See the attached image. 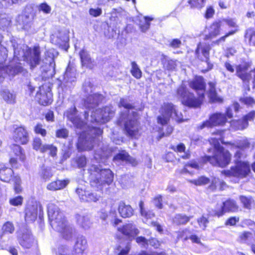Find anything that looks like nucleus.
<instances>
[{
  "instance_id": "nucleus-20",
  "label": "nucleus",
  "mask_w": 255,
  "mask_h": 255,
  "mask_svg": "<svg viewBox=\"0 0 255 255\" xmlns=\"http://www.w3.org/2000/svg\"><path fill=\"white\" fill-rule=\"evenodd\" d=\"M13 139L17 142L25 144L28 141V136L27 131L22 127H18L13 132Z\"/></svg>"
},
{
  "instance_id": "nucleus-34",
  "label": "nucleus",
  "mask_w": 255,
  "mask_h": 255,
  "mask_svg": "<svg viewBox=\"0 0 255 255\" xmlns=\"http://www.w3.org/2000/svg\"><path fill=\"white\" fill-rule=\"evenodd\" d=\"M68 183V180H57L48 184L47 188L51 191L61 190L65 187Z\"/></svg>"
},
{
  "instance_id": "nucleus-46",
  "label": "nucleus",
  "mask_w": 255,
  "mask_h": 255,
  "mask_svg": "<svg viewBox=\"0 0 255 255\" xmlns=\"http://www.w3.org/2000/svg\"><path fill=\"white\" fill-rule=\"evenodd\" d=\"M130 249V245L128 244L125 246H119L117 249V253L119 255H126Z\"/></svg>"
},
{
  "instance_id": "nucleus-54",
  "label": "nucleus",
  "mask_w": 255,
  "mask_h": 255,
  "mask_svg": "<svg viewBox=\"0 0 255 255\" xmlns=\"http://www.w3.org/2000/svg\"><path fill=\"white\" fill-rule=\"evenodd\" d=\"M107 151H96L95 155V158L99 161L104 162L103 160L105 157H107Z\"/></svg>"
},
{
  "instance_id": "nucleus-59",
  "label": "nucleus",
  "mask_w": 255,
  "mask_h": 255,
  "mask_svg": "<svg viewBox=\"0 0 255 255\" xmlns=\"http://www.w3.org/2000/svg\"><path fill=\"white\" fill-rule=\"evenodd\" d=\"M68 132L65 128H62L57 130L56 131V136L60 138H65L68 136Z\"/></svg>"
},
{
  "instance_id": "nucleus-47",
  "label": "nucleus",
  "mask_w": 255,
  "mask_h": 255,
  "mask_svg": "<svg viewBox=\"0 0 255 255\" xmlns=\"http://www.w3.org/2000/svg\"><path fill=\"white\" fill-rule=\"evenodd\" d=\"M206 0H189L188 2L191 7L201 8L205 3Z\"/></svg>"
},
{
  "instance_id": "nucleus-17",
  "label": "nucleus",
  "mask_w": 255,
  "mask_h": 255,
  "mask_svg": "<svg viewBox=\"0 0 255 255\" xmlns=\"http://www.w3.org/2000/svg\"><path fill=\"white\" fill-rule=\"evenodd\" d=\"M238 210V206L235 201L228 200L223 203L220 208L215 211V215L219 217L227 212H235Z\"/></svg>"
},
{
  "instance_id": "nucleus-19",
  "label": "nucleus",
  "mask_w": 255,
  "mask_h": 255,
  "mask_svg": "<svg viewBox=\"0 0 255 255\" xmlns=\"http://www.w3.org/2000/svg\"><path fill=\"white\" fill-rule=\"evenodd\" d=\"M222 23L220 21H216L213 22L209 27H206L207 33L206 34V39H212L216 37L220 34Z\"/></svg>"
},
{
  "instance_id": "nucleus-26",
  "label": "nucleus",
  "mask_w": 255,
  "mask_h": 255,
  "mask_svg": "<svg viewBox=\"0 0 255 255\" xmlns=\"http://www.w3.org/2000/svg\"><path fill=\"white\" fill-rule=\"evenodd\" d=\"M231 147V148L238 149L235 154V158H241L242 156V153L240 150H243L246 149L249 147L250 143L247 139H243L240 141L239 143L236 144L230 143Z\"/></svg>"
},
{
  "instance_id": "nucleus-45",
  "label": "nucleus",
  "mask_w": 255,
  "mask_h": 255,
  "mask_svg": "<svg viewBox=\"0 0 255 255\" xmlns=\"http://www.w3.org/2000/svg\"><path fill=\"white\" fill-rule=\"evenodd\" d=\"M227 187V185L224 181H221L218 178H214L212 181V185L211 188L212 189L217 188L221 190L225 189Z\"/></svg>"
},
{
  "instance_id": "nucleus-14",
  "label": "nucleus",
  "mask_w": 255,
  "mask_h": 255,
  "mask_svg": "<svg viewBox=\"0 0 255 255\" xmlns=\"http://www.w3.org/2000/svg\"><path fill=\"white\" fill-rule=\"evenodd\" d=\"M33 148L36 150H39L43 153L46 151L49 152V154L52 156H55L57 154V147L52 144H42V141L39 138H35L32 143Z\"/></svg>"
},
{
  "instance_id": "nucleus-9",
  "label": "nucleus",
  "mask_w": 255,
  "mask_h": 255,
  "mask_svg": "<svg viewBox=\"0 0 255 255\" xmlns=\"http://www.w3.org/2000/svg\"><path fill=\"white\" fill-rule=\"evenodd\" d=\"M236 165L231 168L230 170H224L222 174L226 176H234L243 178L247 176L251 172L249 162L246 161H238L239 158H236Z\"/></svg>"
},
{
  "instance_id": "nucleus-61",
  "label": "nucleus",
  "mask_w": 255,
  "mask_h": 255,
  "mask_svg": "<svg viewBox=\"0 0 255 255\" xmlns=\"http://www.w3.org/2000/svg\"><path fill=\"white\" fill-rule=\"evenodd\" d=\"M136 242L142 246H146L148 244V240L142 236L138 237L136 238Z\"/></svg>"
},
{
  "instance_id": "nucleus-6",
  "label": "nucleus",
  "mask_w": 255,
  "mask_h": 255,
  "mask_svg": "<svg viewBox=\"0 0 255 255\" xmlns=\"http://www.w3.org/2000/svg\"><path fill=\"white\" fill-rule=\"evenodd\" d=\"M40 50L38 46H35L33 49L24 46L23 48L18 51L14 49V57L18 60L22 59L26 61L31 68H34L38 65L40 61Z\"/></svg>"
},
{
  "instance_id": "nucleus-37",
  "label": "nucleus",
  "mask_w": 255,
  "mask_h": 255,
  "mask_svg": "<svg viewBox=\"0 0 255 255\" xmlns=\"http://www.w3.org/2000/svg\"><path fill=\"white\" fill-rule=\"evenodd\" d=\"M81 63L83 66H85L89 68H92L94 66L93 62L90 58L87 51L82 50L79 53Z\"/></svg>"
},
{
  "instance_id": "nucleus-40",
  "label": "nucleus",
  "mask_w": 255,
  "mask_h": 255,
  "mask_svg": "<svg viewBox=\"0 0 255 255\" xmlns=\"http://www.w3.org/2000/svg\"><path fill=\"white\" fill-rule=\"evenodd\" d=\"M153 19L152 18L148 17H141L139 19V27L142 32L146 31L149 27L150 21Z\"/></svg>"
},
{
  "instance_id": "nucleus-32",
  "label": "nucleus",
  "mask_w": 255,
  "mask_h": 255,
  "mask_svg": "<svg viewBox=\"0 0 255 255\" xmlns=\"http://www.w3.org/2000/svg\"><path fill=\"white\" fill-rule=\"evenodd\" d=\"M238 241L241 243L249 245L254 241V239L251 232L244 231L239 234Z\"/></svg>"
},
{
  "instance_id": "nucleus-22",
  "label": "nucleus",
  "mask_w": 255,
  "mask_h": 255,
  "mask_svg": "<svg viewBox=\"0 0 255 255\" xmlns=\"http://www.w3.org/2000/svg\"><path fill=\"white\" fill-rule=\"evenodd\" d=\"M76 192L81 200L83 202H96L100 197V195L79 188L77 189Z\"/></svg>"
},
{
  "instance_id": "nucleus-1",
  "label": "nucleus",
  "mask_w": 255,
  "mask_h": 255,
  "mask_svg": "<svg viewBox=\"0 0 255 255\" xmlns=\"http://www.w3.org/2000/svg\"><path fill=\"white\" fill-rule=\"evenodd\" d=\"M191 88L196 91L198 97L195 98L193 94L189 92L184 84H182L178 89L177 94L182 103L189 107H198L204 98L205 83L201 76H196L189 83Z\"/></svg>"
},
{
  "instance_id": "nucleus-35",
  "label": "nucleus",
  "mask_w": 255,
  "mask_h": 255,
  "mask_svg": "<svg viewBox=\"0 0 255 255\" xmlns=\"http://www.w3.org/2000/svg\"><path fill=\"white\" fill-rule=\"evenodd\" d=\"M209 97L210 100L213 102L221 103L223 102V99L218 96L215 90V84L213 82L209 83Z\"/></svg>"
},
{
  "instance_id": "nucleus-36",
  "label": "nucleus",
  "mask_w": 255,
  "mask_h": 255,
  "mask_svg": "<svg viewBox=\"0 0 255 255\" xmlns=\"http://www.w3.org/2000/svg\"><path fill=\"white\" fill-rule=\"evenodd\" d=\"M19 243L24 248H30L34 244V239L30 233H27L23 235Z\"/></svg>"
},
{
  "instance_id": "nucleus-16",
  "label": "nucleus",
  "mask_w": 255,
  "mask_h": 255,
  "mask_svg": "<svg viewBox=\"0 0 255 255\" xmlns=\"http://www.w3.org/2000/svg\"><path fill=\"white\" fill-rule=\"evenodd\" d=\"M118 230L129 239H134L139 233L136 226L132 223L124 225L122 227L118 228Z\"/></svg>"
},
{
  "instance_id": "nucleus-8",
  "label": "nucleus",
  "mask_w": 255,
  "mask_h": 255,
  "mask_svg": "<svg viewBox=\"0 0 255 255\" xmlns=\"http://www.w3.org/2000/svg\"><path fill=\"white\" fill-rule=\"evenodd\" d=\"M160 112L161 115L157 118V122L161 125H166L170 118H172L178 122L183 121L182 114L179 112L176 107L171 103H164Z\"/></svg>"
},
{
  "instance_id": "nucleus-55",
  "label": "nucleus",
  "mask_w": 255,
  "mask_h": 255,
  "mask_svg": "<svg viewBox=\"0 0 255 255\" xmlns=\"http://www.w3.org/2000/svg\"><path fill=\"white\" fill-rule=\"evenodd\" d=\"M64 76L66 80H67V81H69L70 82H72L74 81L75 79V73L74 72H71L70 70L67 69Z\"/></svg>"
},
{
  "instance_id": "nucleus-25",
  "label": "nucleus",
  "mask_w": 255,
  "mask_h": 255,
  "mask_svg": "<svg viewBox=\"0 0 255 255\" xmlns=\"http://www.w3.org/2000/svg\"><path fill=\"white\" fill-rule=\"evenodd\" d=\"M210 50V46L205 43L199 44L196 50L198 57L202 60H205L208 65L209 64L207 63V61L209 59Z\"/></svg>"
},
{
  "instance_id": "nucleus-62",
  "label": "nucleus",
  "mask_w": 255,
  "mask_h": 255,
  "mask_svg": "<svg viewBox=\"0 0 255 255\" xmlns=\"http://www.w3.org/2000/svg\"><path fill=\"white\" fill-rule=\"evenodd\" d=\"M198 222L200 228L205 229L206 227V224L208 223V221L205 217L202 216L198 220Z\"/></svg>"
},
{
  "instance_id": "nucleus-60",
  "label": "nucleus",
  "mask_w": 255,
  "mask_h": 255,
  "mask_svg": "<svg viewBox=\"0 0 255 255\" xmlns=\"http://www.w3.org/2000/svg\"><path fill=\"white\" fill-rule=\"evenodd\" d=\"M2 229L4 232L11 233L14 230V227L11 223L7 222L3 225Z\"/></svg>"
},
{
  "instance_id": "nucleus-51",
  "label": "nucleus",
  "mask_w": 255,
  "mask_h": 255,
  "mask_svg": "<svg viewBox=\"0 0 255 255\" xmlns=\"http://www.w3.org/2000/svg\"><path fill=\"white\" fill-rule=\"evenodd\" d=\"M22 202L23 197L21 196L12 198L10 199L9 201L10 204L14 206H17L22 205Z\"/></svg>"
},
{
  "instance_id": "nucleus-38",
  "label": "nucleus",
  "mask_w": 255,
  "mask_h": 255,
  "mask_svg": "<svg viewBox=\"0 0 255 255\" xmlns=\"http://www.w3.org/2000/svg\"><path fill=\"white\" fill-rule=\"evenodd\" d=\"M190 168L198 169H199V166L196 161H191L189 163L186 164L183 169L178 170L177 172L182 174H186L187 173L192 174H193V172L192 170H189V168Z\"/></svg>"
},
{
  "instance_id": "nucleus-42",
  "label": "nucleus",
  "mask_w": 255,
  "mask_h": 255,
  "mask_svg": "<svg viewBox=\"0 0 255 255\" xmlns=\"http://www.w3.org/2000/svg\"><path fill=\"white\" fill-rule=\"evenodd\" d=\"M190 219V217H188L185 215H176L173 219V222L176 225L185 224Z\"/></svg>"
},
{
  "instance_id": "nucleus-50",
  "label": "nucleus",
  "mask_w": 255,
  "mask_h": 255,
  "mask_svg": "<svg viewBox=\"0 0 255 255\" xmlns=\"http://www.w3.org/2000/svg\"><path fill=\"white\" fill-rule=\"evenodd\" d=\"M209 179L204 176H202L197 180H189L190 183L194 184L196 185H203L208 184L209 182Z\"/></svg>"
},
{
  "instance_id": "nucleus-15",
  "label": "nucleus",
  "mask_w": 255,
  "mask_h": 255,
  "mask_svg": "<svg viewBox=\"0 0 255 255\" xmlns=\"http://www.w3.org/2000/svg\"><path fill=\"white\" fill-rule=\"evenodd\" d=\"M222 23V27H224L225 25L228 26L229 27L233 28L234 29L231 30L225 35L220 37L219 39L217 40L214 43L216 44H219V42L224 41L227 37L235 34L238 31V25L236 21L234 19L232 18H226L220 20Z\"/></svg>"
},
{
  "instance_id": "nucleus-7",
  "label": "nucleus",
  "mask_w": 255,
  "mask_h": 255,
  "mask_svg": "<svg viewBox=\"0 0 255 255\" xmlns=\"http://www.w3.org/2000/svg\"><path fill=\"white\" fill-rule=\"evenodd\" d=\"M103 132L102 130L96 127H88L87 131H83L80 134L78 142L77 143V148L79 151L90 150L93 147V135H99Z\"/></svg>"
},
{
  "instance_id": "nucleus-33",
  "label": "nucleus",
  "mask_w": 255,
  "mask_h": 255,
  "mask_svg": "<svg viewBox=\"0 0 255 255\" xmlns=\"http://www.w3.org/2000/svg\"><path fill=\"white\" fill-rule=\"evenodd\" d=\"M13 170L10 168H7L3 165H0V178L4 182H9L12 178Z\"/></svg>"
},
{
  "instance_id": "nucleus-24",
  "label": "nucleus",
  "mask_w": 255,
  "mask_h": 255,
  "mask_svg": "<svg viewBox=\"0 0 255 255\" xmlns=\"http://www.w3.org/2000/svg\"><path fill=\"white\" fill-rule=\"evenodd\" d=\"M103 99L102 95L99 94L90 95L85 101V107L89 109H93Z\"/></svg>"
},
{
  "instance_id": "nucleus-57",
  "label": "nucleus",
  "mask_w": 255,
  "mask_h": 255,
  "mask_svg": "<svg viewBox=\"0 0 255 255\" xmlns=\"http://www.w3.org/2000/svg\"><path fill=\"white\" fill-rule=\"evenodd\" d=\"M38 10L45 13H49L51 11V7L46 3H43L39 5Z\"/></svg>"
},
{
  "instance_id": "nucleus-56",
  "label": "nucleus",
  "mask_w": 255,
  "mask_h": 255,
  "mask_svg": "<svg viewBox=\"0 0 255 255\" xmlns=\"http://www.w3.org/2000/svg\"><path fill=\"white\" fill-rule=\"evenodd\" d=\"M21 70V68L19 66H17L14 68L7 67V72L9 75L14 76L20 72Z\"/></svg>"
},
{
  "instance_id": "nucleus-48",
  "label": "nucleus",
  "mask_w": 255,
  "mask_h": 255,
  "mask_svg": "<svg viewBox=\"0 0 255 255\" xmlns=\"http://www.w3.org/2000/svg\"><path fill=\"white\" fill-rule=\"evenodd\" d=\"M240 108V105L238 103H235L231 107H229L227 108L225 116L226 118L227 117L228 119H231L233 118V113H232V109H234L235 111L237 112L238 111Z\"/></svg>"
},
{
  "instance_id": "nucleus-52",
  "label": "nucleus",
  "mask_w": 255,
  "mask_h": 255,
  "mask_svg": "<svg viewBox=\"0 0 255 255\" xmlns=\"http://www.w3.org/2000/svg\"><path fill=\"white\" fill-rule=\"evenodd\" d=\"M240 101L248 106H252L255 104V100L251 97H244L241 98Z\"/></svg>"
},
{
  "instance_id": "nucleus-13",
  "label": "nucleus",
  "mask_w": 255,
  "mask_h": 255,
  "mask_svg": "<svg viewBox=\"0 0 255 255\" xmlns=\"http://www.w3.org/2000/svg\"><path fill=\"white\" fill-rule=\"evenodd\" d=\"M140 208V213L142 217V220L143 223L146 224L150 223V225L154 227L156 230L160 233H162L163 232V229L162 227L157 223L155 222H149V220L151 219L154 217V214L152 211L150 210H146L144 208V203L143 201H140L139 204Z\"/></svg>"
},
{
  "instance_id": "nucleus-23",
  "label": "nucleus",
  "mask_w": 255,
  "mask_h": 255,
  "mask_svg": "<svg viewBox=\"0 0 255 255\" xmlns=\"http://www.w3.org/2000/svg\"><path fill=\"white\" fill-rule=\"evenodd\" d=\"M11 149L15 157H11L9 160V162L12 167H15L18 159L22 161L24 160L25 155L22 152L20 146L18 145H13Z\"/></svg>"
},
{
  "instance_id": "nucleus-43",
  "label": "nucleus",
  "mask_w": 255,
  "mask_h": 255,
  "mask_svg": "<svg viewBox=\"0 0 255 255\" xmlns=\"http://www.w3.org/2000/svg\"><path fill=\"white\" fill-rule=\"evenodd\" d=\"M78 224L83 228L89 229L91 225V222L88 216H79L77 219Z\"/></svg>"
},
{
  "instance_id": "nucleus-10",
  "label": "nucleus",
  "mask_w": 255,
  "mask_h": 255,
  "mask_svg": "<svg viewBox=\"0 0 255 255\" xmlns=\"http://www.w3.org/2000/svg\"><path fill=\"white\" fill-rule=\"evenodd\" d=\"M114 112L115 110L111 106L97 109L91 113V122L93 123L95 122L100 124L106 123L113 117Z\"/></svg>"
},
{
  "instance_id": "nucleus-64",
  "label": "nucleus",
  "mask_w": 255,
  "mask_h": 255,
  "mask_svg": "<svg viewBox=\"0 0 255 255\" xmlns=\"http://www.w3.org/2000/svg\"><path fill=\"white\" fill-rule=\"evenodd\" d=\"M215 13V10L211 6H209L207 8L205 16L206 18H211Z\"/></svg>"
},
{
  "instance_id": "nucleus-28",
  "label": "nucleus",
  "mask_w": 255,
  "mask_h": 255,
  "mask_svg": "<svg viewBox=\"0 0 255 255\" xmlns=\"http://www.w3.org/2000/svg\"><path fill=\"white\" fill-rule=\"evenodd\" d=\"M38 207L41 209V206L36 204L35 206L28 207L25 210V220L27 221H33L36 219L38 212Z\"/></svg>"
},
{
  "instance_id": "nucleus-49",
  "label": "nucleus",
  "mask_w": 255,
  "mask_h": 255,
  "mask_svg": "<svg viewBox=\"0 0 255 255\" xmlns=\"http://www.w3.org/2000/svg\"><path fill=\"white\" fill-rule=\"evenodd\" d=\"M240 199L241 202L243 204L244 207L250 209L251 207V205L253 202V199L250 197H247L244 196H241L240 197Z\"/></svg>"
},
{
  "instance_id": "nucleus-3",
  "label": "nucleus",
  "mask_w": 255,
  "mask_h": 255,
  "mask_svg": "<svg viewBox=\"0 0 255 255\" xmlns=\"http://www.w3.org/2000/svg\"><path fill=\"white\" fill-rule=\"evenodd\" d=\"M47 213L50 224L52 228L61 234L66 240L70 239L74 230L67 225L63 214L58 207L53 203H49L47 206Z\"/></svg>"
},
{
  "instance_id": "nucleus-63",
  "label": "nucleus",
  "mask_w": 255,
  "mask_h": 255,
  "mask_svg": "<svg viewBox=\"0 0 255 255\" xmlns=\"http://www.w3.org/2000/svg\"><path fill=\"white\" fill-rule=\"evenodd\" d=\"M162 198L161 196H157L153 200V203L155 206L159 209L162 208Z\"/></svg>"
},
{
  "instance_id": "nucleus-11",
  "label": "nucleus",
  "mask_w": 255,
  "mask_h": 255,
  "mask_svg": "<svg viewBox=\"0 0 255 255\" xmlns=\"http://www.w3.org/2000/svg\"><path fill=\"white\" fill-rule=\"evenodd\" d=\"M225 115L221 113H216L212 115L209 119L203 122L199 127L200 129L204 128H210L214 126H222L227 122Z\"/></svg>"
},
{
  "instance_id": "nucleus-27",
  "label": "nucleus",
  "mask_w": 255,
  "mask_h": 255,
  "mask_svg": "<svg viewBox=\"0 0 255 255\" xmlns=\"http://www.w3.org/2000/svg\"><path fill=\"white\" fill-rule=\"evenodd\" d=\"M119 213L123 218H129L133 214V210L129 205H126L124 202H120L118 208Z\"/></svg>"
},
{
  "instance_id": "nucleus-39",
  "label": "nucleus",
  "mask_w": 255,
  "mask_h": 255,
  "mask_svg": "<svg viewBox=\"0 0 255 255\" xmlns=\"http://www.w3.org/2000/svg\"><path fill=\"white\" fill-rule=\"evenodd\" d=\"M231 126L235 129H243L247 128L248 123L243 119L239 121L233 120L230 122Z\"/></svg>"
},
{
  "instance_id": "nucleus-18",
  "label": "nucleus",
  "mask_w": 255,
  "mask_h": 255,
  "mask_svg": "<svg viewBox=\"0 0 255 255\" xmlns=\"http://www.w3.org/2000/svg\"><path fill=\"white\" fill-rule=\"evenodd\" d=\"M66 116L77 128H85L86 123L81 120L77 116V111L75 108L70 109L67 111L66 113Z\"/></svg>"
},
{
  "instance_id": "nucleus-41",
  "label": "nucleus",
  "mask_w": 255,
  "mask_h": 255,
  "mask_svg": "<svg viewBox=\"0 0 255 255\" xmlns=\"http://www.w3.org/2000/svg\"><path fill=\"white\" fill-rule=\"evenodd\" d=\"M175 151L182 154L180 156L184 159H188L190 157V154L185 152V146L184 144L180 143L172 148Z\"/></svg>"
},
{
  "instance_id": "nucleus-31",
  "label": "nucleus",
  "mask_w": 255,
  "mask_h": 255,
  "mask_svg": "<svg viewBox=\"0 0 255 255\" xmlns=\"http://www.w3.org/2000/svg\"><path fill=\"white\" fill-rule=\"evenodd\" d=\"M0 96L7 104H12L15 102V95L8 89L1 90L0 91Z\"/></svg>"
},
{
  "instance_id": "nucleus-21",
  "label": "nucleus",
  "mask_w": 255,
  "mask_h": 255,
  "mask_svg": "<svg viewBox=\"0 0 255 255\" xmlns=\"http://www.w3.org/2000/svg\"><path fill=\"white\" fill-rule=\"evenodd\" d=\"M248 66L247 64L239 65L237 67V74L238 76L241 78L244 82H247L248 83L251 79V77H253V83L255 86V69L254 71H252L249 75L246 72Z\"/></svg>"
},
{
  "instance_id": "nucleus-2",
  "label": "nucleus",
  "mask_w": 255,
  "mask_h": 255,
  "mask_svg": "<svg viewBox=\"0 0 255 255\" xmlns=\"http://www.w3.org/2000/svg\"><path fill=\"white\" fill-rule=\"evenodd\" d=\"M218 137L211 138L210 142L213 145V153L212 156H207V161L211 164L224 167L228 165L231 159V155L229 152L224 149L220 145V142L225 143L223 139L224 131L217 130L216 132Z\"/></svg>"
},
{
  "instance_id": "nucleus-12",
  "label": "nucleus",
  "mask_w": 255,
  "mask_h": 255,
  "mask_svg": "<svg viewBox=\"0 0 255 255\" xmlns=\"http://www.w3.org/2000/svg\"><path fill=\"white\" fill-rule=\"evenodd\" d=\"M36 97L41 105L46 106L51 104L52 101V94L49 86L48 84H44L40 87Z\"/></svg>"
},
{
  "instance_id": "nucleus-53",
  "label": "nucleus",
  "mask_w": 255,
  "mask_h": 255,
  "mask_svg": "<svg viewBox=\"0 0 255 255\" xmlns=\"http://www.w3.org/2000/svg\"><path fill=\"white\" fill-rule=\"evenodd\" d=\"M177 66V61L170 60L164 64V67L168 70H174Z\"/></svg>"
},
{
  "instance_id": "nucleus-4",
  "label": "nucleus",
  "mask_w": 255,
  "mask_h": 255,
  "mask_svg": "<svg viewBox=\"0 0 255 255\" xmlns=\"http://www.w3.org/2000/svg\"><path fill=\"white\" fill-rule=\"evenodd\" d=\"M120 106L123 107L125 111L118 120V124L120 125L124 124L128 134L136 138L139 129L136 113L132 111L130 112L129 109H131L132 106L124 99L121 100Z\"/></svg>"
},
{
  "instance_id": "nucleus-5",
  "label": "nucleus",
  "mask_w": 255,
  "mask_h": 255,
  "mask_svg": "<svg viewBox=\"0 0 255 255\" xmlns=\"http://www.w3.org/2000/svg\"><path fill=\"white\" fill-rule=\"evenodd\" d=\"M91 172L90 178L92 186L99 187L105 183L108 184L112 183L113 180V174L109 169H101L98 165H92L89 169Z\"/></svg>"
},
{
  "instance_id": "nucleus-58",
  "label": "nucleus",
  "mask_w": 255,
  "mask_h": 255,
  "mask_svg": "<svg viewBox=\"0 0 255 255\" xmlns=\"http://www.w3.org/2000/svg\"><path fill=\"white\" fill-rule=\"evenodd\" d=\"M34 130L36 133L40 134L43 136L46 134V130L42 128V126L41 124H37L35 127Z\"/></svg>"
},
{
  "instance_id": "nucleus-44",
  "label": "nucleus",
  "mask_w": 255,
  "mask_h": 255,
  "mask_svg": "<svg viewBox=\"0 0 255 255\" xmlns=\"http://www.w3.org/2000/svg\"><path fill=\"white\" fill-rule=\"evenodd\" d=\"M132 75L136 79H139L141 77V71L135 62L131 63V69L130 70Z\"/></svg>"
},
{
  "instance_id": "nucleus-29",
  "label": "nucleus",
  "mask_w": 255,
  "mask_h": 255,
  "mask_svg": "<svg viewBox=\"0 0 255 255\" xmlns=\"http://www.w3.org/2000/svg\"><path fill=\"white\" fill-rule=\"evenodd\" d=\"M87 248V242L85 238L83 236L78 237L74 246L75 252L77 254H82Z\"/></svg>"
},
{
  "instance_id": "nucleus-30",
  "label": "nucleus",
  "mask_w": 255,
  "mask_h": 255,
  "mask_svg": "<svg viewBox=\"0 0 255 255\" xmlns=\"http://www.w3.org/2000/svg\"><path fill=\"white\" fill-rule=\"evenodd\" d=\"M115 160H122L128 162L132 166H135L137 164V161L133 158L129 156L128 153L125 151H122L116 155L114 158Z\"/></svg>"
}]
</instances>
